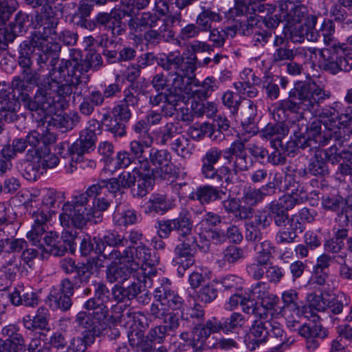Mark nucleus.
Segmentation results:
<instances>
[{"label": "nucleus", "mask_w": 352, "mask_h": 352, "mask_svg": "<svg viewBox=\"0 0 352 352\" xmlns=\"http://www.w3.org/2000/svg\"><path fill=\"white\" fill-rule=\"evenodd\" d=\"M54 115L55 117L52 118L54 125L65 129L66 131L72 129L80 122V119L79 115L76 112L69 114H58L56 113Z\"/></svg>", "instance_id": "8fccbe9b"}, {"label": "nucleus", "mask_w": 352, "mask_h": 352, "mask_svg": "<svg viewBox=\"0 0 352 352\" xmlns=\"http://www.w3.org/2000/svg\"><path fill=\"white\" fill-rule=\"evenodd\" d=\"M192 108L195 116L197 117L206 116L208 118H211L217 111L214 103L204 102L201 100L197 101L195 99L192 101Z\"/></svg>", "instance_id": "4d7b16f0"}, {"label": "nucleus", "mask_w": 352, "mask_h": 352, "mask_svg": "<svg viewBox=\"0 0 352 352\" xmlns=\"http://www.w3.org/2000/svg\"><path fill=\"white\" fill-rule=\"evenodd\" d=\"M287 327L292 331H298V334L306 340V348L311 351L319 346L318 338H324L326 333L320 325L305 323L301 324L296 320H289Z\"/></svg>", "instance_id": "a211bd4d"}, {"label": "nucleus", "mask_w": 352, "mask_h": 352, "mask_svg": "<svg viewBox=\"0 0 352 352\" xmlns=\"http://www.w3.org/2000/svg\"><path fill=\"white\" fill-rule=\"evenodd\" d=\"M129 280H130V284L126 287L115 285L112 288L111 294L116 301L124 302L125 300L133 299L141 294L143 286L141 277L137 276L135 274L134 277Z\"/></svg>", "instance_id": "a878e982"}, {"label": "nucleus", "mask_w": 352, "mask_h": 352, "mask_svg": "<svg viewBox=\"0 0 352 352\" xmlns=\"http://www.w3.org/2000/svg\"><path fill=\"white\" fill-rule=\"evenodd\" d=\"M261 300V305L258 306V309L264 315H259V318L268 320L270 318H275L274 316L277 311V305L278 302V298L276 295L270 294V295L263 298Z\"/></svg>", "instance_id": "de8ad7c7"}, {"label": "nucleus", "mask_w": 352, "mask_h": 352, "mask_svg": "<svg viewBox=\"0 0 352 352\" xmlns=\"http://www.w3.org/2000/svg\"><path fill=\"white\" fill-rule=\"evenodd\" d=\"M154 297L156 301L162 302L168 309H179L184 303L182 298L166 285L157 287L154 292Z\"/></svg>", "instance_id": "473e14b6"}, {"label": "nucleus", "mask_w": 352, "mask_h": 352, "mask_svg": "<svg viewBox=\"0 0 352 352\" xmlns=\"http://www.w3.org/2000/svg\"><path fill=\"white\" fill-rule=\"evenodd\" d=\"M267 7V10H274V7L270 4L257 5L255 0H239L236 3V11L237 14L245 15L250 11L255 12L256 8L259 12L264 11V8Z\"/></svg>", "instance_id": "5fc2aeb1"}, {"label": "nucleus", "mask_w": 352, "mask_h": 352, "mask_svg": "<svg viewBox=\"0 0 352 352\" xmlns=\"http://www.w3.org/2000/svg\"><path fill=\"white\" fill-rule=\"evenodd\" d=\"M316 47L288 48L287 47H277L272 54V63L276 65L285 64V62L293 60L296 57L306 59L308 54L316 55Z\"/></svg>", "instance_id": "5701e85b"}, {"label": "nucleus", "mask_w": 352, "mask_h": 352, "mask_svg": "<svg viewBox=\"0 0 352 352\" xmlns=\"http://www.w3.org/2000/svg\"><path fill=\"white\" fill-rule=\"evenodd\" d=\"M44 241L45 243V251L55 256H62L67 251H69L55 232H50L47 234Z\"/></svg>", "instance_id": "a19ab883"}, {"label": "nucleus", "mask_w": 352, "mask_h": 352, "mask_svg": "<svg viewBox=\"0 0 352 352\" xmlns=\"http://www.w3.org/2000/svg\"><path fill=\"white\" fill-rule=\"evenodd\" d=\"M330 96V91L314 81L298 82L289 91L288 98L279 102V107L284 111L300 114L309 111L312 115L333 120L337 114L334 107L320 109L321 104Z\"/></svg>", "instance_id": "f257e3e1"}, {"label": "nucleus", "mask_w": 352, "mask_h": 352, "mask_svg": "<svg viewBox=\"0 0 352 352\" xmlns=\"http://www.w3.org/2000/svg\"><path fill=\"white\" fill-rule=\"evenodd\" d=\"M107 256L118 258V262L131 264L136 270L143 265H155L159 263V258L153 251L145 244L140 243L137 247L129 246L122 252H111Z\"/></svg>", "instance_id": "9d476101"}, {"label": "nucleus", "mask_w": 352, "mask_h": 352, "mask_svg": "<svg viewBox=\"0 0 352 352\" xmlns=\"http://www.w3.org/2000/svg\"><path fill=\"white\" fill-rule=\"evenodd\" d=\"M336 118L338 120V124L340 126H342V127H338L336 126L333 129H327L325 127V130L323 131L324 133H327L329 131H331L333 135H334V132L337 130L340 131V138L336 139L335 137H332L331 140L334 139L336 141H338L340 142V145H344V142L346 141V139L345 138V133H351V130H349L346 126L351 122L352 120V107H349L346 109L345 113H340V115L336 116Z\"/></svg>", "instance_id": "4c0bfd02"}, {"label": "nucleus", "mask_w": 352, "mask_h": 352, "mask_svg": "<svg viewBox=\"0 0 352 352\" xmlns=\"http://www.w3.org/2000/svg\"><path fill=\"white\" fill-rule=\"evenodd\" d=\"M140 169L142 172L136 178L135 185L132 188L133 196L137 197H144L152 188L153 180L157 178L152 175L148 161H143Z\"/></svg>", "instance_id": "cd10ccee"}, {"label": "nucleus", "mask_w": 352, "mask_h": 352, "mask_svg": "<svg viewBox=\"0 0 352 352\" xmlns=\"http://www.w3.org/2000/svg\"><path fill=\"white\" fill-rule=\"evenodd\" d=\"M103 122L106 131L113 135L116 138H122L126 135V126L124 122L120 121L108 113L102 116Z\"/></svg>", "instance_id": "37998d69"}, {"label": "nucleus", "mask_w": 352, "mask_h": 352, "mask_svg": "<svg viewBox=\"0 0 352 352\" xmlns=\"http://www.w3.org/2000/svg\"><path fill=\"white\" fill-rule=\"evenodd\" d=\"M177 63H175V68L163 69L167 72V74L160 72L155 74L151 80L152 87L156 91H161L168 89L181 94L182 90L185 89V76L193 75L197 69L196 57L190 60H185L184 57L179 52L173 54Z\"/></svg>", "instance_id": "20e7f679"}, {"label": "nucleus", "mask_w": 352, "mask_h": 352, "mask_svg": "<svg viewBox=\"0 0 352 352\" xmlns=\"http://www.w3.org/2000/svg\"><path fill=\"white\" fill-rule=\"evenodd\" d=\"M58 72V68L51 69L49 72L46 79L50 85V89H52L54 95L56 94L60 98H65L69 96L73 93V86L82 85V80L80 76H69L71 80L69 82L66 81L65 83H63L60 80H58L57 77L55 76L56 72ZM65 77L67 72H65ZM63 76L62 74H60Z\"/></svg>", "instance_id": "412c9836"}, {"label": "nucleus", "mask_w": 352, "mask_h": 352, "mask_svg": "<svg viewBox=\"0 0 352 352\" xmlns=\"http://www.w3.org/2000/svg\"><path fill=\"white\" fill-rule=\"evenodd\" d=\"M41 15L37 14L36 18L43 19V24L37 30L34 31L32 34H37L40 33L43 38H50L51 40L56 39V29L59 23L58 19L56 17V12L53 7L43 6L41 9Z\"/></svg>", "instance_id": "4be33fe9"}, {"label": "nucleus", "mask_w": 352, "mask_h": 352, "mask_svg": "<svg viewBox=\"0 0 352 352\" xmlns=\"http://www.w3.org/2000/svg\"><path fill=\"white\" fill-rule=\"evenodd\" d=\"M59 220L61 226L64 228L62 235L59 239L71 252H74L75 250V240L78 235V232L73 228H76V227L73 224L68 226L63 225L60 218ZM76 229L78 228H76Z\"/></svg>", "instance_id": "e2e57ef3"}, {"label": "nucleus", "mask_w": 352, "mask_h": 352, "mask_svg": "<svg viewBox=\"0 0 352 352\" xmlns=\"http://www.w3.org/2000/svg\"><path fill=\"white\" fill-rule=\"evenodd\" d=\"M285 182L287 190L298 203L307 200L308 193L302 184L296 182L292 175H287Z\"/></svg>", "instance_id": "49530a36"}, {"label": "nucleus", "mask_w": 352, "mask_h": 352, "mask_svg": "<svg viewBox=\"0 0 352 352\" xmlns=\"http://www.w3.org/2000/svg\"><path fill=\"white\" fill-rule=\"evenodd\" d=\"M193 221L190 211L182 209L178 217L172 219L158 221V234L161 238H168L173 231H175L179 238L186 239L193 236L192 231Z\"/></svg>", "instance_id": "f8f14e48"}, {"label": "nucleus", "mask_w": 352, "mask_h": 352, "mask_svg": "<svg viewBox=\"0 0 352 352\" xmlns=\"http://www.w3.org/2000/svg\"><path fill=\"white\" fill-rule=\"evenodd\" d=\"M83 307L87 311H91V314L99 319L107 322L109 320V308L107 304L94 298V297L88 299L83 305Z\"/></svg>", "instance_id": "a18cd8bd"}, {"label": "nucleus", "mask_w": 352, "mask_h": 352, "mask_svg": "<svg viewBox=\"0 0 352 352\" xmlns=\"http://www.w3.org/2000/svg\"><path fill=\"white\" fill-rule=\"evenodd\" d=\"M176 52H170L167 54L162 53L158 56H155L152 52H146L141 54L138 58L137 65L141 68H145L148 66L152 65L155 62L162 69H169L170 68H175V63H177L175 57L173 54Z\"/></svg>", "instance_id": "393cba45"}, {"label": "nucleus", "mask_w": 352, "mask_h": 352, "mask_svg": "<svg viewBox=\"0 0 352 352\" xmlns=\"http://www.w3.org/2000/svg\"><path fill=\"white\" fill-rule=\"evenodd\" d=\"M197 247L196 236L184 239L182 242L175 247V257L173 262L175 266H177V272L180 276H183L185 271L194 265Z\"/></svg>", "instance_id": "f3484780"}, {"label": "nucleus", "mask_w": 352, "mask_h": 352, "mask_svg": "<svg viewBox=\"0 0 352 352\" xmlns=\"http://www.w3.org/2000/svg\"><path fill=\"white\" fill-rule=\"evenodd\" d=\"M267 320L259 318L255 320L250 329L248 348L251 351L256 349L261 344L266 342L270 331L267 327Z\"/></svg>", "instance_id": "c756f323"}, {"label": "nucleus", "mask_w": 352, "mask_h": 352, "mask_svg": "<svg viewBox=\"0 0 352 352\" xmlns=\"http://www.w3.org/2000/svg\"><path fill=\"white\" fill-rule=\"evenodd\" d=\"M181 133L179 130V123L168 122L160 128V144L166 145Z\"/></svg>", "instance_id": "680f3d73"}, {"label": "nucleus", "mask_w": 352, "mask_h": 352, "mask_svg": "<svg viewBox=\"0 0 352 352\" xmlns=\"http://www.w3.org/2000/svg\"><path fill=\"white\" fill-rule=\"evenodd\" d=\"M223 155L226 163L230 166L222 167V170L226 173L232 170L234 174L247 171L250 164L248 162V155L245 151V144L239 140L233 142L230 146L222 151L217 147L209 148L203 155L201 160V173L204 178L212 181L216 184H221L223 177L215 168L214 165L219 162Z\"/></svg>", "instance_id": "f03ea898"}, {"label": "nucleus", "mask_w": 352, "mask_h": 352, "mask_svg": "<svg viewBox=\"0 0 352 352\" xmlns=\"http://www.w3.org/2000/svg\"><path fill=\"white\" fill-rule=\"evenodd\" d=\"M161 24V18L155 13L144 12L140 15L132 17L128 22L129 28L135 32H141L156 28Z\"/></svg>", "instance_id": "c85d7f7f"}, {"label": "nucleus", "mask_w": 352, "mask_h": 352, "mask_svg": "<svg viewBox=\"0 0 352 352\" xmlns=\"http://www.w3.org/2000/svg\"><path fill=\"white\" fill-rule=\"evenodd\" d=\"M98 262L99 258L98 257H91L86 263H78L74 271L76 273V280H79L80 283H88L94 274V269L101 267Z\"/></svg>", "instance_id": "ea45409f"}, {"label": "nucleus", "mask_w": 352, "mask_h": 352, "mask_svg": "<svg viewBox=\"0 0 352 352\" xmlns=\"http://www.w3.org/2000/svg\"><path fill=\"white\" fill-rule=\"evenodd\" d=\"M221 287L223 292H236L241 291L243 288L242 278L233 275H227L217 282Z\"/></svg>", "instance_id": "6e6d98bb"}, {"label": "nucleus", "mask_w": 352, "mask_h": 352, "mask_svg": "<svg viewBox=\"0 0 352 352\" xmlns=\"http://www.w3.org/2000/svg\"><path fill=\"white\" fill-rule=\"evenodd\" d=\"M272 147L274 148L268 157L269 162L274 165L283 164L285 162V155L283 151V143L281 140L273 139L270 140Z\"/></svg>", "instance_id": "69168bd1"}, {"label": "nucleus", "mask_w": 352, "mask_h": 352, "mask_svg": "<svg viewBox=\"0 0 352 352\" xmlns=\"http://www.w3.org/2000/svg\"><path fill=\"white\" fill-rule=\"evenodd\" d=\"M289 129V133L294 135L293 144L302 149L316 148L317 144L326 145L332 137L340 138V131L337 130L333 135L331 131L324 133L320 120L314 121L309 126L302 120L293 122Z\"/></svg>", "instance_id": "0eeeda50"}, {"label": "nucleus", "mask_w": 352, "mask_h": 352, "mask_svg": "<svg viewBox=\"0 0 352 352\" xmlns=\"http://www.w3.org/2000/svg\"><path fill=\"white\" fill-rule=\"evenodd\" d=\"M279 8L283 16L288 22L301 23L304 21L305 26L310 28L316 27L318 18L309 13V10L306 6L287 0L280 2Z\"/></svg>", "instance_id": "2eb2a0df"}, {"label": "nucleus", "mask_w": 352, "mask_h": 352, "mask_svg": "<svg viewBox=\"0 0 352 352\" xmlns=\"http://www.w3.org/2000/svg\"><path fill=\"white\" fill-rule=\"evenodd\" d=\"M75 322L79 327L84 329L82 332L90 333L95 338L100 336L107 327V322L85 311L76 314Z\"/></svg>", "instance_id": "b1692460"}, {"label": "nucleus", "mask_w": 352, "mask_h": 352, "mask_svg": "<svg viewBox=\"0 0 352 352\" xmlns=\"http://www.w3.org/2000/svg\"><path fill=\"white\" fill-rule=\"evenodd\" d=\"M30 23V16L26 13L19 12L16 14L14 21L10 23L9 29L14 33L16 38L17 34L26 32Z\"/></svg>", "instance_id": "13d9d810"}, {"label": "nucleus", "mask_w": 352, "mask_h": 352, "mask_svg": "<svg viewBox=\"0 0 352 352\" xmlns=\"http://www.w3.org/2000/svg\"><path fill=\"white\" fill-rule=\"evenodd\" d=\"M220 14L210 8H201V12L197 15L196 24L202 32L211 30L215 23L221 21Z\"/></svg>", "instance_id": "58836bf2"}, {"label": "nucleus", "mask_w": 352, "mask_h": 352, "mask_svg": "<svg viewBox=\"0 0 352 352\" xmlns=\"http://www.w3.org/2000/svg\"><path fill=\"white\" fill-rule=\"evenodd\" d=\"M104 185H106L104 182L100 179L98 181L97 183L89 186L85 192L72 196V200L65 204L72 205L75 209L78 208L80 209L82 207L86 206L87 204L89 203V198H92L94 200L107 194Z\"/></svg>", "instance_id": "bb28decb"}, {"label": "nucleus", "mask_w": 352, "mask_h": 352, "mask_svg": "<svg viewBox=\"0 0 352 352\" xmlns=\"http://www.w3.org/2000/svg\"><path fill=\"white\" fill-rule=\"evenodd\" d=\"M167 145L170 146L173 151L183 157L190 154L188 149V140L181 133L168 143Z\"/></svg>", "instance_id": "0e129e2a"}, {"label": "nucleus", "mask_w": 352, "mask_h": 352, "mask_svg": "<svg viewBox=\"0 0 352 352\" xmlns=\"http://www.w3.org/2000/svg\"><path fill=\"white\" fill-rule=\"evenodd\" d=\"M146 206V213L164 214L172 209L173 204L166 196L162 194H153L151 196Z\"/></svg>", "instance_id": "e433bc0d"}, {"label": "nucleus", "mask_w": 352, "mask_h": 352, "mask_svg": "<svg viewBox=\"0 0 352 352\" xmlns=\"http://www.w3.org/2000/svg\"><path fill=\"white\" fill-rule=\"evenodd\" d=\"M185 89L182 90L181 94L187 95L193 99H206L208 98L216 87L215 80L212 77H208L204 81L200 82L190 75L185 76L184 79Z\"/></svg>", "instance_id": "6ab92c4d"}, {"label": "nucleus", "mask_w": 352, "mask_h": 352, "mask_svg": "<svg viewBox=\"0 0 352 352\" xmlns=\"http://www.w3.org/2000/svg\"><path fill=\"white\" fill-rule=\"evenodd\" d=\"M146 267H139V269L135 272L137 276L141 277V280L143 283V287L145 288H150L153 283V279L157 276V270L153 267L154 265H145Z\"/></svg>", "instance_id": "338daca9"}, {"label": "nucleus", "mask_w": 352, "mask_h": 352, "mask_svg": "<svg viewBox=\"0 0 352 352\" xmlns=\"http://www.w3.org/2000/svg\"><path fill=\"white\" fill-rule=\"evenodd\" d=\"M320 30L324 44L329 47L322 49L316 48V54L318 53L319 55L320 67L333 75L341 71L349 72L351 67L344 58L340 57L341 54L336 53L337 47L346 43H336L334 40L335 27L333 21L330 19L324 20Z\"/></svg>", "instance_id": "423d86ee"}, {"label": "nucleus", "mask_w": 352, "mask_h": 352, "mask_svg": "<svg viewBox=\"0 0 352 352\" xmlns=\"http://www.w3.org/2000/svg\"><path fill=\"white\" fill-rule=\"evenodd\" d=\"M96 338L90 333L82 332V336L74 337L65 351L61 352H85L88 346L94 343Z\"/></svg>", "instance_id": "c03bdc74"}, {"label": "nucleus", "mask_w": 352, "mask_h": 352, "mask_svg": "<svg viewBox=\"0 0 352 352\" xmlns=\"http://www.w3.org/2000/svg\"><path fill=\"white\" fill-rule=\"evenodd\" d=\"M56 201V192L47 190L42 201L43 208L32 212L34 223L31 230L28 232L27 237L34 245L40 241L41 236L46 232L47 222L50 217L49 209L54 206Z\"/></svg>", "instance_id": "9b49d317"}, {"label": "nucleus", "mask_w": 352, "mask_h": 352, "mask_svg": "<svg viewBox=\"0 0 352 352\" xmlns=\"http://www.w3.org/2000/svg\"><path fill=\"white\" fill-rule=\"evenodd\" d=\"M267 324L270 331L268 336L272 338H279L281 342L278 346L272 348L269 352H282L283 349L294 342V340L291 338H288L287 340L283 339L284 331L276 317L267 320Z\"/></svg>", "instance_id": "f704fd0d"}, {"label": "nucleus", "mask_w": 352, "mask_h": 352, "mask_svg": "<svg viewBox=\"0 0 352 352\" xmlns=\"http://www.w3.org/2000/svg\"><path fill=\"white\" fill-rule=\"evenodd\" d=\"M46 79L37 85V89L33 98L28 94H21V101L24 107L33 112L32 117L37 122V126H43L47 118L58 113L64 108L65 104L59 98L55 101L54 95Z\"/></svg>", "instance_id": "7ed1b4c3"}, {"label": "nucleus", "mask_w": 352, "mask_h": 352, "mask_svg": "<svg viewBox=\"0 0 352 352\" xmlns=\"http://www.w3.org/2000/svg\"><path fill=\"white\" fill-rule=\"evenodd\" d=\"M148 160L153 166L151 173L154 177L169 180L174 176L175 166L172 163L171 154L167 150L152 148Z\"/></svg>", "instance_id": "dca6fc26"}, {"label": "nucleus", "mask_w": 352, "mask_h": 352, "mask_svg": "<svg viewBox=\"0 0 352 352\" xmlns=\"http://www.w3.org/2000/svg\"><path fill=\"white\" fill-rule=\"evenodd\" d=\"M23 54H32L33 58L38 65V72L44 69L50 61L52 69L56 68V65L58 60V53L61 47L58 43L50 41V38H43L42 34H32L30 41H24L20 47Z\"/></svg>", "instance_id": "6e6552de"}, {"label": "nucleus", "mask_w": 352, "mask_h": 352, "mask_svg": "<svg viewBox=\"0 0 352 352\" xmlns=\"http://www.w3.org/2000/svg\"><path fill=\"white\" fill-rule=\"evenodd\" d=\"M224 210L228 213H232L239 219L243 220L252 217L254 209L250 206H241L239 199L230 198L223 201Z\"/></svg>", "instance_id": "c9c22d12"}, {"label": "nucleus", "mask_w": 352, "mask_h": 352, "mask_svg": "<svg viewBox=\"0 0 352 352\" xmlns=\"http://www.w3.org/2000/svg\"><path fill=\"white\" fill-rule=\"evenodd\" d=\"M82 52L77 49L69 50V58H63L58 67V72L65 76V72L69 76H82L84 73L89 70L97 71L102 65V59L100 54L96 52H89L82 58Z\"/></svg>", "instance_id": "1a4fd4ad"}, {"label": "nucleus", "mask_w": 352, "mask_h": 352, "mask_svg": "<svg viewBox=\"0 0 352 352\" xmlns=\"http://www.w3.org/2000/svg\"><path fill=\"white\" fill-rule=\"evenodd\" d=\"M165 27L160 24L156 28L146 30L143 35V39L146 44L157 45L162 41H168V38H167V32Z\"/></svg>", "instance_id": "3c124183"}, {"label": "nucleus", "mask_w": 352, "mask_h": 352, "mask_svg": "<svg viewBox=\"0 0 352 352\" xmlns=\"http://www.w3.org/2000/svg\"><path fill=\"white\" fill-rule=\"evenodd\" d=\"M93 241L96 243V252L100 254L104 258L118 261V258H113L107 256L106 254L111 252H120L116 249L120 246H124L127 244V239L118 232H109L102 239L94 237Z\"/></svg>", "instance_id": "aec40b11"}, {"label": "nucleus", "mask_w": 352, "mask_h": 352, "mask_svg": "<svg viewBox=\"0 0 352 352\" xmlns=\"http://www.w3.org/2000/svg\"><path fill=\"white\" fill-rule=\"evenodd\" d=\"M289 133L288 126L283 122L269 124L262 131V135L267 139L281 140L282 138Z\"/></svg>", "instance_id": "603ef678"}, {"label": "nucleus", "mask_w": 352, "mask_h": 352, "mask_svg": "<svg viewBox=\"0 0 352 352\" xmlns=\"http://www.w3.org/2000/svg\"><path fill=\"white\" fill-rule=\"evenodd\" d=\"M223 330L222 323L213 318L208 320L205 324H196L192 332H182L180 338L186 342H189L195 352L201 351L204 346V342L212 333Z\"/></svg>", "instance_id": "ddd939ff"}, {"label": "nucleus", "mask_w": 352, "mask_h": 352, "mask_svg": "<svg viewBox=\"0 0 352 352\" xmlns=\"http://www.w3.org/2000/svg\"><path fill=\"white\" fill-rule=\"evenodd\" d=\"M120 264V265H113L107 268L106 278L109 283L117 282V285L123 284L134 277L137 270L131 264L127 263Z\"/></svg>", "instance_id": "7c9ffc66"}, {"label": "nucleus", "mask_w": 352, "mask_h": 352, "mask_svg": "<svg viewBox=\"0 0 352 352\" xmlns=\"http://www.w3.org/2000/svg\"><path fill=\"white\" fill-rule=\"evenodd\" d=\"M106 185L104 188L106 192L109 197L115 199L116 206L121 204L123 191L121 190L122 186L118 177H113L109 179H102Z\"/></svg>", "instance_id": "864d4df0"}, {"label": "nucleus", "mask_w": 352, "mask_h": 352, "mask_svg": "<svg viewBox=\"0 0 352 352\" xmlns=\"http://www.w3.org/2000/svg\"><path fill=\"white\" fill-rule=\"evenodd\" d=\"M150 146L146 142L140 140H132L129 143V153L135 160L138 162V166H141L142 162L148 161V158L144 155L145 148Z\"/></svg>", "instance_id": "bf43d9fd"}, {"label": "nucleus", "mask_w": 352, "mask_h": 352, "mask_svg": "<svg viewBox=\"0 0 352 352\" xmlns=\"http://www.w3.org/2000/svg\"><path fill=\"white\" fill-rule=\"evenodd\" d=\"M115 204L114 199L107 194L94 199L91 204H87L82 208H74L68 204H63L62 212L60 213V219L63 225L73 224L76 228L82 229L88 221L94 219H99L100 213L108 210L110 206Z\"/></svg>", "instance_id": "39448f33"}, {"label": "nucleus", "mask_w": 352, "mask_h": 352, "mask_svg": "<svg viewBox=\"0 0 352 352\" xmlns=\"http://www.w3.org/2000/svg\"><path fill=\"white\" fill-rule=\"evenodd\" d=\"M47 303L52 310L61 311H68L72 305V301L69 295L58 292V290L51 292L47 298Z\"/></svg>", "instance_id": "79ce46f5"}, {"label": "nucleus", "mask_w": 352, "mask_h": 352, "mask_svg": "<svg viewBox=\"0 0 352 352\" xmlns=\"http://www.w3.org/2000/svg\"><path fill=\"white\" fill-rule=\"evenodd\" d=\"M314 152V157L310 160L307 167V172L316 177H324L329 173L327 162L321 157H318V152L316 150H310Z\"/></svg>", "instance_id": "09e8293b"}, {"label": "nucleus", "mask_w": 352, "mask_h": 352, "mask_svg": "<svg viewBox=\"0 0 352 352\" xmlns=\"http://www.w3.org/2000/svg\"><path fill=\"white\" fill-rule=\"evenodd\" d=\"M99 128L100 124L97 120L91 119L88 121L87 126L81 131L79 138L69 148L72 160L76 155V160H78L85 153H89L95 149L96 131Z\"/></svg>", "instance_id": "4468645a"}, {"label": "nucleus", "mask_w": 352, "mask_h": 352, "mask_svg": "<svg viewBox=\"0 0 352 352\" xmlns=\"http://www.w3.org/2000/svg\"><path fill=\"white\" fill-rule=\"evenodd\" d=\"M254 249L257 253L255 261H257L259 263H265L267 265L272 257V253L274 249L272 243L268 240L259 242L256 244Z\"/></svg>", "instance_id": "052dcab7"}, {"label": "nucleus", "mask_w": 352, "mask_h": 352, "mask_svg": "<svg viewBox=\"0 0 352 352\" xmlns=\"http://www.w3.org/2000/svg\"><path fill=\"white\" fill-rule=\"evenodd\" d=\"M21 257L12 253L3 252L0 256V271L10 280L14 279L21 270Z\"/></svg>", "instance_id": "72a5a7b5"}, {"label": "nucleus", "mask_w": 352, "mask_h": 352, "mask_svg": "<svg viewBox=\"0 0 352 352\" xmlns=\"http://www.w3.org/2000/svg\"><path fill=\"white\" fill-rule=\"evenodd\" d=\"M257 116V107L255 103L250 100L244 101V107L241 113V122L243 124H252Z\"/></svg>", "instance_id": "774afa93"}, {"label": "nucleus", "mask_w": 352, "mask_h": 352, "mask_svg": "<svg viewBox=\"0 0 352 352\" xmlns=\"http://www.w3.org/2000/svg\"><path fill=\"white\" fill-rule=\"evenodd\" d=\"M226 192L217 187L205 185L197 188L189 195L190 200L199 201L202 205L208 204L216 200L222 199Z\"/></svg>", "instance_id": "2f4dec72"}]
</instances>
